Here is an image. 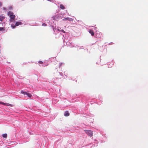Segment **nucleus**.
I'll return each instance as SVG.
<instances>
[{"mask_svg": "<svg viewBox=\"0 0 148 148\" xmlns=\"http://www.w3.org/2000/svg\"><path fill=\"white\" fill-rule=\"evenodd\" d=\"M63 21H66V20H68L70 21H73V19L72 18L66 17L64 18L63 20Z\"/></svg>", "mask_w": 148, "mask_h": 148, "instance_id": "3", "label": "nucleus"}, {"mask_svg": "<svg viewBox=\"0 0 148 148\" xmlns=\"http://www.w3.org/2000/svg\"><path fill=\"white\" fill-rule=\"evenodd\" d=\"M21 92L22 93L24 94V95H27V92H24L23 91V90H22L21 91Z\"/></svg>", "mask_w": 148, "mask_h": 148, "instance_id": "12", "label": "nucleus"}, {"mask_svg": "<svg viewBox=\"0 0 148 148\" xmlns=\"http://www.w3.org/2000/svg\"><path fill=\"white\" fill-rule=\"evenodd\" d=\"M3 137L6 138L7 137V134H3Z\"/></svg>", "mask_w": 148, "mask_h": 148, "instance_id": "11", "label": "nucleus"}, {"mask_svg": "<svg viewBox=\"0 0 148 148\" xmlns=\"http://www.w3.org/2000/svg\"><path fill=\"white\" fill-rule=\"evenodd\" d=\"M16 25H14L13 24L11 25V26L12 27L13 29H14L16 27Z\"/></svg>", "mask_w": 148, "mask_h": 148, "instance_id": "13", "label": "nucleus"}, {"mask_svg": "<svg viewBox=\"0 0 148 148\" xmlns=\"http://www.w3.org/2000/svg\"><path fill=\"white\" fill-rule=\"evenodd\" d=\"M89 32L90 34L92 36H93L94 35V33L92 29H90L89 31Z\"/></svg>", "mask_w": 148, "mask_h": 148, "instance_id": "5", "label": "nucleus"}, {"mask_svg": "<svg viewBox=\"0 0 148 148\" xmlns=\"http://www.w3.org/2000/svg\"><path fill=\"white\" fill-rule=\"evenodd\" d=\"M38 63L39 64H42L43 63V62L42 61H40L38 62Z\"/></svg>", "mask_w": 148, "mask_h": 148, "instance_id": "16", "label": "nucleus"}, {"mask_svg": "<svg viewBox=\"0 0 148 148\" xmlns=\"http://www.w3.org/2000/svg\"><path fill=\"white\" fill-rule=\"evenodd\" d=\"M2 3L1 2H0V6H2Z\"/></svg>", "mask_w": 148, "mask_h": 148, "instance_id": "18", "label": "nucleus"}, {"mask_svg": "<svg viewBox=\"0 0 148 148\" xmlns=\"http://www.w3.org/2000/svg\"><path fill=\"white\" fill-rule=\"evenodd\" d=\"M64 115L66 116H69V113L68 111H66L65 112Z\"/></svg>", "mask_w": 148, "mask_h": 148, "instance_id": "4", "label": "nucleus"}, {"mask_svg": "<svg viewBox=\"0 0 148 148\" xmlns=\"http://www.w3.org/2000/svg\"><path fill=\"white\" fill-rule=\"evenodd\" d=\"M5 18V17L3 16H0V21H2Z\"/></svg>", "mask_w": 148, "mask_h": 148, "instance_id": "7", "label": "nucleus"}, {"mask_svg": "<svg viewBox=\"0 0 148 148\" xmlns=\"http://www.w3.org/2000/svg\"><path fill=\"white\" fill-rule=\"evenodd\" d=\"M60 8L61 9H64L65 8V7H64V6L62 4L60 5Z\"/></svg>", "mask_w": 148, "mask_h": 148, "instance_id": "8", "label": "nucleus"}, {"mask_svg": "<svg viewBox=\"0 0 148 148\" xmlns=\"http://www.w3.org/2000/svg\"><path fill=\"white\" fill-rule=\"evenodd\" d=\"M85 132L89 136L91 137L93 135V132L90 130H85Z\"/></svg>", "mask_w": 148, "mask_h": 148, "instance_id": "2", "label": "nucleus"}, {"mask_svg": "<svg viewBox=\"0 0 148 148\" xmlns=\"http://www.w3.org/2000/svg\"><path fill=\"white\" fill-rule=\"evenodd\" d=\"M58 30V31H59V32H62L64 33H65V31H64L63 30V29H62L61 30H60L59 29H57Z\"/></svg>", "mask_w": 148, "mask_h": 148, "instance_id": "10", "label": "nucleus"}, {"mask_svg": "<svg viewBox=\"0 0 148 148\" xmlns=\"http://www.w3.org/2000/svg\"><path fill=\"white\" fill-rule=\"evenodd\" d=\"M5 30L3 27H0V31H3Z\"/></svg>", "mask_w": 148, "mask_h": 148, "instance_id": "15", "label": "nucleus"}, {"mask_svg": "<svg viewBox=\"0 0 148 148\" xmlns=\"http://www.w3.org/2000/svg\"><path fill=\"white\" fill-rule=\"evenodd\" d=\"M26 95L29 97H32V95L30 94L28 92L27 93Z\"/></svg>", "mask_w": 148, "mask_h": 148, "instance_id": "9", "label": "nucleus"}, {"mask_svg": "<svg viewBox=\"0 0 148 148\" xmlns=\"http://www.w3.org/2000/svg\"><path fill=\"white\" fill-rule=\"evenodd\" d=\"M42 25L44 26H47V24L45 23H43L42 24Z\"/></svg>", "mask_w": 148, "mask_h": 148, "instance_id": "17", "label": "nucleus"}, {"mask_svg": "<svg viewBox=\"0 0 148 148\" xmlns=\"http://www.w3.org/2000/svg\"><path fill=\"white\" fill-rule=\"evenodd\" d=\"M8 15L9 16L10 18L11 19L10 20V22L12 21V19L14 20L15 17V16L14 15L13 13L11 11H9L8 12Z\"/></svg>", "mask_w": 148, "mask_h": 148, "instance_id": "1", "label": "nucleus"}, {"mask_svg": "<svg viewBox=\"0 0 148 148\" xmlns=\"http://www.w3.org/2000/svg\"><path fill=\"white\" fill-rule=\"evenodd\" d=\"M22 24V23L21 22H17L15 24L16 26H18L19 25H21Z\"/></svg>", "mask_w": 148, "mask_h": 148, "instance_id": "6", "label": "nucleus"}, {"mask_svg": "<svg viewBox=\"0 0 148 148\" xmlns=\"http://www.w3.org/2000/svg\"><path fill=\"white\" fill-rule=\"evenodd\" d=\"M0 104H2L4 105H7V104L6 103H5L2 102H0Z\"/></svg>", "mask_w": 148, "mask_h": 148, "instance_id": "14", "label": "nucleus"}]
</instances>
